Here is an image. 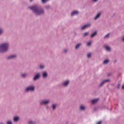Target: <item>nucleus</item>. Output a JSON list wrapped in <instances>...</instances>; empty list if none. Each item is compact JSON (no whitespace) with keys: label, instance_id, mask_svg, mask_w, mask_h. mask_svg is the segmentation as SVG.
Wrapping results in <instances>:
<instances>
[{"label":"nucleus","instance_id":"1","mask_svg":"<svg viewBox=\"0 0 124 124\" xmlns=\"http://www.w3.org/2000/svg\"><path fill=\"white\" fill-rule=\"evenodd\" d=\"M30 9L32 10L36 16H42L45 14V9L39 4H34L29 6Z\"/></svg>","mask_w":124,"mask_h":124},{"label":"nucleus","instance_id":"2","mask_svg":"<svg viewBox=\"0 0 124 124\" xmlns=\"http://www.w3.org/2000/svg\"><path fill=\"white\" fill-rule=\"evenodd\" d=\"M10 45L9 43L1 44V53L7 52L9 49Z\"/></svg>","mask_w":124,"mask_h":124},{"label":"nucleus","instance_id":"3","mask_svg":"<svg viewBox=\"0 0 124 124\" xmlns=\"http://www.w3.org/2000/svg\"><path fill=\"white\" fill-rule=\"evenodd\" d=\"M35 90V86L34 85H29L27 86L25 89V92L26 93H29V92H34Z\"/></svg>","mask_w":124,"mask_h":124},{"label":"nucleus","instance_id":"4","mask_svg":"<svg viewBox=\"0 0 124 124\" xmlns=\"http://www.w3.org/2000/svg\"><path fill=\"white\" fill-rule=\"evenodd\" d=\"M50 103V100H41L39 101V104L41 106H46L47 105H48V104Z\"/></svg>","mask_w":124,"mask_h":124},{"label":"nucleus","instance_id":"5","mask_svg":"<svg viewBox=\"0 0 124 124\" xmlns=\"http://www.w3.org/2000/svg\"><path fill=\"white\" fill-rule=\"evenodd\" d=\"M70 84V80L67 79L66 80H64V81H63L62 83V86L63 87H67L68 86H69Z\"/></svg>","mask_w":124,"mask_h":124},{"label":"nucleus","instance_id":"6","mask_svg":"<svg viewBox=\"0 0 124 124\" xmlns=\"http://www.w3.org/2000/svg\"><path fill=\"white\" fill-rule=\"evenodd\" d=\"M40 77H41L40 73H37V74H36V75H35V76H34L33 78V80L34 81H36V80L40 79Z\"/></svg>","mask_w":124,"mask_h":124},{"label":"nucleus","instance_id":"7","mask_svg":"<svg viewBox=\"0 0 124 124\" xmlns=\"http://www.w3.org/2000/svg\"><path fill=\"white\" fill-rule=\"evenodd\" d=\"M16 58H17L16 54H13L12 55H10L9 56H8V57H7V60H13L14 59H16Z\"/></svg>","mask_w":124,"mask_h":124},{"label":"nucleus","instance_id":"8","mask_svg":"<svg viewBox=\"0 0 124 124\" xmlns=\"http://www.w3.org/2000/svg\"><path fill=\"white\" fill-rule=\"evenodd\" d=\"M91 23H87V24H85V25H84L81 28V30L83 31V30H85V29H87V28H89V27H90L91 26Z\"/></svg>","mask_w":124,"mask_h":124},{"label":"nucleus","instance_id":"9","mask_svg":"<svg viewBox=\"0 0 124 124\" xmlns=\"http://www.w3.org/2000/svg\"><path fill=\"white\" fill-rule=\"evenodd\" d=\"M108 81H110L109 79H106L105 80H103V81H102V82H101V83H100L99 86L101 87V86H103V85H104L105 83H106V82H108Z\"/></svg>","mask_w":124,"mask_h":124},{"label":"nucleus","instance_id":"10","mask_svg":"<svg viewBox=\"0 0 124 124\" xmlns=\"http://www.w3.org/2000/svg\"><path fill=\"white\" fill-rule=\"evenodd\" d=\"M42 77L43 78H46L48 77V73L47 72H43Z\"/></svg>","mask_w":124,"mask_h":124},{"label":"nucleus","instance_id":"11","mask_svg":"<svg viewBox=\"0 0 124 124\" xmlns=\"http://www.w3.org/2000/svg\"><path fill=\"white\" fill-rule=\"evenodd\" d=\"M79 109L80 110L85 111L86 109V107L85 106H84L83 105H81L79 107Z\"/></svg>","mask_w":124,"mask_h":124},{"label":"nucleus","instance_id":"12","mask_svg":"<svg viewBox=\"0 0 124 124\" xmlns=\"http://www.w3.org/2000/svg\"><path fill=\"white\" fill-rule=\"evenodd\" d=\"M79 13L78 11H74L71 13V16H75V15H78Z\"/></svg>","mask_w":124,"mask_h":124},{"label":"nucleus","instance_id":"13","mask_svg":"<svg viewBox=\"0 0 124 124\" xmlns=\"http://www.w3.org/2000/svg\"><path fill=\"white\" fill-rule=\"evenodd\" d=\"M19 120H20L19 116H15L13 118V120H14V122H18Z\"/></svg>","mask_w":124,"mask_h":124},{"label":"nucleus","instance_id":"14","mask_svg":"<svg viewBox=\"0 0 124 124\" xmlns=\"http://www.w3.org/2000/svg\"><path fill=\"white\" fill-rule=\"evenodd\" d=\"M57 104H52V105H51L52 110H55L57 108Z\"/></svg>","mask_w":124,"mask_h":124},{"label":"nucleus","instance_id":"15","mask_svg":"<svg viewBox=\"0 0 124 124\" xmlns=\"http://www.w3.org/2000/svg\"><path fill=\"white\" fill-rule=\"evenodd\" d=\"M101 13H98V14H97V15L96 16H95V17H94V20H97V19H99V18H100V17L101 15Z\"/></svg>","mask_w":124,"mask_h":124},{"label":"nucleus","instance_id":"16","mask_svg":"<svg viewBox=\"0 0 124 124\" xmlns=\"http://www.w3.org/2000/svg\"><path fill=\"white\" fill-rule=\"evenodd\" d=\"M81 46H82L81 43H79V44H77L75 46L76 49H78L79 47H80Z\"/></svg>","mask_w":124,"mask_h":124},{"label":"nucleus","instance_id":"17","mask_svg":"<svg viewBox=\"0 0 124 124\" xmlns=\"http://www.w3.org/2000/svg\"><path fill=\"white\" fill-rule=\"evenodd\" d=\"M97 31H95V32H94V33H93L91 36H90L91 38H94V37H95L96 36H97Z\"/></svg>","mask_w":124,"mask_h":124},{"label":"nucleus","instance_id":"18","mask_svg":"<svg viewBox=\"0 0 124 124\" xmlns=\"http://www.w3.org/2000/svg\"><path fill=\"white\" fill-rule=\"evenodd\" d=\"M45 68V65L44 64H40L39 65V69L43 70Z\"/></svg>","mask_w":124,"mask_h":124},{"label":"nucleus","instance_id":"19","mask_svg":"<svg viewBox=\"0 0 124 124\" xmlns=\"http://www.w3.org/2000/svg\"><path fill=\"white\" fill-rule=\"evenodd\" d=\"M105 48L107 51H111V48L109 47V46H105Z\"/></svg>","mask_w":124,"mask_h":124},{"label":"nucleus","instance_id":"20","mask_svg":"<svg viewBox=\"0 0 124 124\" xmlns=\"http://www.w3.org/2000/svg\"><path fill=\"white\" fill-rule=\"evenodd\" d=\"M99 99H94L93 100H92V104H95L96 103H97Z\"/></svg>","mask_w":124,"mask_h":124},{"label":"nucleus","instance_id":"21","mask_svg":"<svg viewBox=\"0 0 124 124\" xmlns=\"http://www.w3.org/2000/svg\"><path fill=\"white\" fill-rule=\"evenodd\" d=\"M28 76V74H21V78H27Z\"/></svg>","mask_w":124,"mask_h":124},{"label":"nucleus","instance_id":"22","mask_svg":"<svg viewBox=\"0 0 124 124\" xmlns=\"http://www.w3.org/2000/svg\"><path fill=\"white\" fill-rule=\"evenodd\" d=\"M29 124H36L35 121H32V120H30L28 122Z\"/></svg>","mask_w":124,"mask_h":124},{"label":"nucleus","instance_id":"23","mask_svg":"<svg viewBox=\"0 0 124 124\" xmlns=\"http://www.w3.org/2000/svg\"><path fill=\"white\" fill-rule=\"evenodd\" d=\"M110 60H109V59H106V60H105L104 61V64H108V63H109Z\"/></svg>","mask_w":124,"mask_h":124},{"label":"nucleus","instance_id":"24","mask_svg":"<svg viewBox=\"0 0 124 124\" xmlns=\"http://www.w3.org/2000/svg\"><path fill=\"white\" fill-rule=\"evenodd\" d=\"M89 34V32H86L85 33H84L83 37H87V36H88Z\"/></svg>","mask_w":124,"mask_h":124},{"label":"nucleus","instance_id":"25","mask_svg":"<svg viewBox=\"0 0 124 124\" xmlns=\"http://www.w3.org/2000/svg\"><path fill=\"white\" fill-rule=\"evenodd\" d=\"M109 36H110V34L108 33L107 35H106V36H105L104 38L105 39L108 38H109Z\"/></svg>","mask_w":124,"mask_h":124},{"label":"nucleus","instance_id":"26","mask_svg":"<svg viewBox=\"0 0 124 124\" xmlns=\"http://www.w3.org/2000/svg\"><path fill=\"white\" fill-rule=\"evenodd\" d=\"M91 56H92V53H88L87 54V58H91Z\"/></svg>","mask_w":124,"mask_h":124},{"label":"nucleus","instance_id":"27","mask_svg":"<svg viewBox=\"0 0 124 124\" xmlns=\"http://www.w3.org/2000/svg\"><path fill=\"white\" fill-rule=\"evenodd\" d=\"M48 0H42V2H43V3H45L46 2H47Z\"/></svg>","mask_w":124,"mask_h":124},{"label":"nucleus","instance_id":"28","mask_svg":"<svg viewBox=\"0 0 124 124\" xmlns=\"http://www.w3.org/2000/svg\"><path fill=\"white\" fill-rule=\"evenodd\" d=\"M7 124H13L12 121H9L7 122Z\"/></svg>","mask_w":124,"mask_h":124},{"label":"nucleus","instance_id":"29","mask_svg":"<svg viewBox=\"0 0 124 124\" xmlns=\"http://www.w3.org/2000/svg\"><path fill=\"white\" fill-rule=\"evenodd\" d=\"M45 8L46 9H49V8H50V5H46Z\"/></svg>","mask_w":124,"mask_h":124},{"label":"nucleus","instance_id":"30","mask_svg":"<svg viewBox=\"0 0 124 124\" xmlns=\"http://www.w3.org/2000/svg\"><path fill=\"white\" fill-rule=\"evenodd\" d=\"M68 51V49H63V52H64V53H67Z\"/></svg>","mask_w":124,"mask_h":124},{"label":"nucleus","instance_id":"31","mask_svg":"<svg viewBox=\"0 0 124 124\" xmlns=\"http://www.w3.org/2000/svg\"><path fill=\"white\" fill-rule=\"evenodd\" d=\"M121 87V84L120 83H118V85H117V88L119 89Z\"/></svg>","mask_w":124,"mask_h":124},{"label":"nucleus","instance_id":"32","mask_svg":"<svg viewBox=\"0 0 124 124\" xmlns=\"http://www.w3.org/2000/svg\"><path fill=\"white\" fill-rule=\"evenodd\" d=\"M4 33L3 29H1V35Z\"/></svg>","mask_w":124,"mask_h":124},{"label":"nucleus","instance_id":"33","mask_svg":"<svg viewBox=\"0 0 124 124\" xmlns=\"http://www.w3.org/2000/svg\"><path fill=\"white\" fill-rule=\"evenodd\" d=\"M91 42H89V43H87V46H91Z\"/></svg>","mask_w":124,"mask_h":124},{"label":"nucleus","instance_id":"34","mask_svg":"<svg viewBox=\"0 0 124 124\" xmlns=\"http://www.w3.org/2000/svg\"><path fill=\"white\" fill-rule=\"evenodd\" d=\"M97 124H102V121H99L98 122H97Z\"/></svg>","mask_w":124,"mask_h":124},{"label":"nucleus","instance_id":"35","mask_svg":"<svg viewBox=\"0 0 124 124\" xmlns=\"http://www.w3.org/2000/svg\"><path fill=\"white\" fill-rule=\"evenodd\" d=\"M93 1H94L95 2H96V1H98V0H93Z\"/></svg>","mask_w":124,"mask_h":124},{"label":"nucleus","instance_id":"36","mask_svg":"<svg viewBox=\"0 0 124 124\" xmlns=\"http://www.w3.org/2000/svg\"><path fill=\"white\" fill-rule=\"evenodd\" d=\"M122 89H124V85L122 86Z\"/></svg>","mask_w":124,"mask_h":124},{"label":"nucleus","instance_id":"37","mask_svg":"<svg viewBox=\"0 0 124 124\" xmlns=\"http://www.w3.org/2000/svg\"><path fill=\"white\" fill-rule=\"evenodd\" d=\"M122 41H123V42H124V38L122 39Z\"/></svg>","mask_w":124,"mask_h":124},{"label":"nucleus","instance_id":"38","mask_svg":"<svg viewBox=\"0 0 124 124\" xmlns=\"http://www.w3.org/2000/svg\"><path fill=\"white\" fill-rule=\"evenodd\" d=\"M34 0H30V1H33Z\"/></svg>","mask_w":124,"mask_h":124},{"label":"nucleus","instance_id":"39","mask_svg":"<svg viewBox=\"0 0 124 124\" xmlns=\"http://www.w3.org/2000/svg\"><path fill=\"white\" fill-rule=\"evenodd\" d=\"M47 108H49L48 107H47Z\"/></svg>","mask_w":124,"mask_h":124},{"label":"nucleus","instance_id":"40","mask_svg":"<svg viewBox=\"0 0 124 124\" xmlns=\"http://www.w3.org/2000/svg\"><path fill=\"white\" fill-rule=\"evenodd\" d=\"M94 110H95V108H94Z\"/></svg>","mask_w":124,"mask_h":124}]
</instances>
